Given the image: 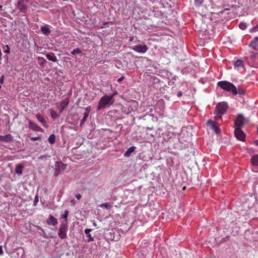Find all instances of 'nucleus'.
Masks as SVG:
<instances>
[{"instance_id": "obj_1", "label": "nucleus", "mask_w": 258, "mask_h": 258, "mask_svg": "<svg viewBox=\"0 0 258 258\" xmlns=\"http://www.w3.org/2000/svg\"><path fill=\"white\" fill-rule=\"evenodd\" d=\"M114 101V99L112 98L111 96L107 95H104L99 101L97 110L99 111L105 109L107 106L113 105Z\"/></svg>"}, {"instance_id": "obj_2", "label": "nucleus", "mask_w": 258, "mask_h": 258, "mask_svg": "<svg viewBox=\"0 0 258 258\" xmlns=\"http://www.w3.org/2000/svg\"><path fill=\"white\" fill-rule=\"evenodd\" d=\"M217 86L224 91L231 92L233 95H235V93H236V86L228 81H219L217 83Z\"/></svg>"}, {"instance_id": "obj_3", "label": "nucleus", "mask_w": 258, "mask_h": 258, "mask_svg": "<svg viewBox=\"0 0 258 258\" xmlns=\"http://www.w3.org/2000/svg\"><path fill=\"white\" fill-rule=\"evenodd\" d=\"M30 4L29 0H17L15 5L20 12L26 14L28 10Z\"/></svg>"}, {"instance_id": "obj_4", "label": "nucleus", "mask_w": 258, "mask_h": 258, "mask_svg": "<svg viewBox=\"0 0 258 258\" xmlns=\"http://www.w3.org/2000/svg\"><path fill=\"white\" fill-rule=\"evenodd\" d=\"M228 107L227 103L225 102H220L216 106L215 114L222 115L226 113Z\"/></svg>"}, {"instance_id": "obj_5", "label": "nucleus", "mask_w": 258, "mask_h": 258, "mask_svg": "<svg viewBox=\"0 0 258 258\" xmlns=\"http://www.w3.org/2000/svg\"><path fill=\"white\" fill-rule=\"evenodd\" d=\"M67 165L64 164L61 161H57L55 162V171L54 175L57 176L59 174H62L67 167Z\"/></svg>"}, {"instance_id": "obj_6", "label": "nucleus", "mask_w": 258, "mask_h": 258, "mask_svg": "<svg viewBox=\"0 0 258 258\" xmlns=\"http://www.w3.org/2000/svg\"><path fill=\"white\" fill-rule=\"evenodd\" d=\"M68 229V225L66 223H61L58 235L62 239H66L67 237V233Z\"/></svg>"}, {"instance_id": "obj_7", "label": "nucleus", "mask_w": 258, "mask_h": 258, "mask_svg": "<svg viewBox=\"0 0 258 258\" xmlns=\"http://www.w3.org/2000/svg\"><path fill=\"white\" fill-rule=\"evenodd\" d=\"M132 49L138 53H145L148 50V47L146 44H138L132 47Z\"/></svg>"}, {"instance_id": "obj_8", "label": "nucleus", "mask_w": 258, "mask_h": 258, "mask_svg": "<svg viewBox=\"0 0 258 258\" xmlns=\"http://www.w3.org/2000/svg\"><path fill=\"white\" fill-rule=\"evenodd\" d=\"M234 134L236 138L241 141H245V135L244 132L240 127H236L234 131Z\"/></svg>"}, {"instance_id": "obj_9", "label": "nucleus", "mask_w": 258, "mask_h": 258, "mask_svg": "<svg viewBox=\"0 0 258 258\" xmlns=\"http://www.w3.org/2000/svg\"><path fill=\"white\" fill-rule=\"evenodd\" d=\"M207 125L210 126L211 128L215 132L216 134H219L220 133V129L218 126L217 123L213 121L212 120H209L207 123Z\"/></svg>"}, {"instance_id": "obj_10", "label": "nucleus", "mask_w": 258, "mask_h": 258, "mask_svg": "<svg viewBox=\"0 0 258 258\" xmlns=\"http://www.w3.org/2000/svg\"><path fill=\"white\" fill-rule=\"evenodd\" d=\"M245 121V118L242 114H239L234 122V125L236 127H241L242 125L243 124L244 122Z\"/></svg>"}, {"instance_id": "obj_11", "label": "nucleus", "mask_w": 258, "mask_h": 258, "mask_svg": "<svg viewBox=\"0 0 258 258\" xmlns=\"http://www.w3.org/2000/svg\"><path fill=\"white\" fill-rule=\"evenodd\" d=\"M28 122H29V127L31 130H33L34 131H36V132H43L42 128L41 127H40L39 126H38L37 125V124L35 122L32 121L31 120H29L28 121Z\"/></svg>"}, {"instance_id": "obj_12", "label": "nucleus", "mask_w": 258, "mask_h": 258, "mask_svg": "<svg viewBox=\"0 0 258 258\" xmlns=\"http://www.w3.org/2000/svg\"><path fill=\"white\" fill-rule=\"evenodd\" d=\"M13 137L11 134H7L5 136L0 135V141L9 143L13 141Z\"/></svg>"}, {"instance_id": "obj_13", "label": "nucleus", "mask_w": 258, "mask_h": 258, "mask_svg": "<svg viewBox=\"0 0 258 258\" xmlns=\"http://www.w3.org/2000/svg\"><path fill=\"white\" fill-rule=\"evenodd\" d=\"M46 223L48 225L55 226L57 224L58 222L56 218H54L52 215H49L48 218L46 220Z\"/></svg>"}, {"instance_id": "obj_14", "label": "nucleus", "mask_w": 258, "mask_h": 258, "mask_svg": "<svg viewBox=\"0 0 258 258\" xmlns=\"http://www.w3.org/2000/svg\"><path fill=\"white\" fill-rule=\"evenodd\" d=\"M69 103V99L68 98H65L61 101L58 107L60 112L63 111V110L68 105Z\"/></svg>"}, {"instance_id": "obj_15", "label": "nucleus", "mask_w": 258, "mask_h": 258, "mask_svg": "<svg viewBox=\"0 0 258 258\" xmlns=\"http://www.w3.org/2000/svg\"><path fill=\"white\" fill-rule=\"evenodd\" d=\"M248 46L254 50L256 49L257 47L258 46V36L254 37L251 40L248 44Z\"/></svg>"}, {"instance_id": "obj_16", "label": "nucleus", "mask_w": 258, "mask_h": 258, "mask_svg": "<svg viewBox=\"0 0 258 258\" xmlns=\"http://www.w3.org/2000/svg\"><path fill=\"white\" fill-rule=\"evenodd\" d=\"M36 117L37 119L40 122L42 123V124L44 127H45L46 128L47 127V125L46 122L45 121V118H44V117L42 115H41L40 114H37L36 115Z\"/></svg>"}, {"instance_id": "obj_17", "label": "nucleus", "mask_w": 258, "mask_h": 258, "mask_svg": "<svg viewBox=\"0 0 258 258\" xmlns=\"http://www.w3.org/2000/svg\"><path fill=\"white\" fill-rule=\"evenodd\" d=\"M41 31L46 36L50 34L51 31L47 25L43 26L41 27Z\"/></svg>"}, {"instance_id": "obj_18", "label": "nucleus", "mask_w": 258, "mask_h": 258, "mask_svg": "<svg viewBox=\"0 0 258 258\" xmlns=\"http://www.w3.org/2000/svg\"><path fill=\"white\" fill-rule=\"evenodd\" d=\"M244 65V62L241 59H238L234 62V66L235 67L237 68L238 70H240L241 68H243Z\"/></svg>"}, {"instance_id": "obj_19", "label": "nucleus", "mask_w": 258, "mask_h": 258, "mask_svg": "<svg viewBox=\"0 0 258 258\" xmlns=\"http://www.w3.org/2000/svg\"><path fill=\"white\" fill-rule=\"evenodd\" d=\"M92 231L91 229H86L84 230V232L87 235V236L88 237V239L87 240L88 242H92L94 241L93 237L91 236V234H90V232Z\"/></svg>"}, {"instance_id": "obj_20", "label": "nucleus", "mask_w": 258, "mask_h": 258, "mask_svg": "<svg viewBox=\"0 0 258 258\" xmlns=\"http://www.w3.org/2000/svg\"><path fill=\"white\" fill-rule=\"evenodd\" d=\"M136 147L134 146L131 147L126 151L124 153V156L125 157H130L131 154L135 151Z\"/></svg>"}, {"instance_id": "obj_21", "label": "nucleus", "mask_w": 258, "mask_h": 258, "mask_svg": "<svg viewBox=\"0 0 258 258\" xmlns=\"http://www.w3.org/2000/svg\"><path fill=\"white\" fill-rule=\"evenodd\" d=\"M24 168V166L22 164H19L16 165L15 168V172L18 175H21L22 174V169Z\"/></svg>"}, {"instance_id": "obj_22", "label": "nucleus", "mask_w": 258, "mask_h": 258, "mask_svg": "<svg viewBox=\"0 0 258 258\" xmlns=\"http://www.w3.org/2000/svg\"><path fill=\"white\" fill-rule=\"evenodd\" d=\"M69 213V212L68 210H65L64 212V214H61L60 215V218L64 219V221L61 222V223H66L68 224V218Z\"/></svg>"}, {"instance_id": "obj_23", "label": "nucleus", "mask_w": 258, "mask_h": 258, "mask_svg": "<svg viewBox=\"0 0 258 258\" xmlns=\"http://www.w3.org/2000/svg\"><path fill=\"white\" fill-rule=\"evenodd\" d=\"M236 93L235 95L237 94L243 95L245 94V91L241 86H238L237 88L236 87Z\"/></svg>"}, {"instance_id": "obj_24", "label": "nucleus", "mask_w": 258, "mask_h": 258, "mask_svg": "<svg viewBox=\"0 0 258 258\" xmlns=\"http://www.w3.org/2000/svg\"><path fill=\"white\" fill-rule=\"evenodd\" d=\"M46 57L47 59L53 62H56L57 61V58L53 53L52 54H46Z\"/></svg>"}, {"instance_id": "obj_25", "label": "nucleus", "mask_w": 258, "mask_h": 258, "mask_svg": "<svg viewBox=\"0 0 258 258\" xmlns=\"http://www.w3.org/2000/svg\"><path fill=\"white\" fill-rule=\"evenodd\" d=\"M251 162L254 166H258V155H254L251 159Z\"/></svg>"}, {"instance_id": "obj_26", "label": "nucleus", "mask_w": 258, "mask_h": 258, "mask_svg": "<svg viewBox=\"0 0 258 258\" xmlns=\"http://www.w3.org/2000/svg\"><path fill=\"white\" fill-rule=\"evenodd\" d=\"M55 140V136L54 134L51 135L48 139V141L49 143L51 144H53L54 143Z\"/></svg>"}, {"instance_id": "obj_27", "label": "nucleus", "mask_w": 258, "mask_h": 258, "mask_svg": "<svg viewBox=\"0 0 258 258\" xmlns=\"http://www.w3.org/2000/svg\"><path fill=\"white\" fill-rule=\"evenodd\" d=\"M257 53L253 51H250L249 52V57L252 60H254L256 57Z\"/></svg>"}, {"instance_id": "obj_28", "label": "nucleus", "mask_w": 258, "mask_h": 258, "mask_svg": "<svg viewBox=\"0 0 258 258\" xmlns=\"http://www.w3.org/2000/svg\"><path fill=\"white\" fill-rule=\"evenodd\" d=\"M239 27L240 29L244 30L247 27V25L246 23L242 22L239 24Z\"/></svg>"}, {"instance_id": "obj_29", "label": "nucleus", "mask_w": 258, "mask_h": 258, "mask_svg": "<svg viewBox=\"0 0 258 258\" xmlns=\"http://www.w3.org/2000/svg\"><path fill=\"white\" fill-rule=\"evenodd\" d=\"M100 207L102 208H105L107 209H109L112 207V206L111 204L109 203H103L100 205Z\"/></svg>"}, {"instance_id": "obj_30", "label": "nucleus", "mask_w": 258, "mask_h": 258, "mask_svg": "<svg viewBox=\"0 0 258 258\" xmlns=\"http://www.w3.org/2000/svg\"><path fill=\"white\" fill-rule=\"evenodd\" d=\"M50 114H51V117L53 119H55L58 116V115L57 114V113L54 110H53L52 109H51L50 110Z\"/></svg>"}, {"instance_id": "obj_31", "label": "nucleus", "mask_w": 258, "mask_h": 258, "mask_svg": "<svg viewBox=\"0 0 258 258\" xmlns=\"http://www.w3.org/2000/svg\"><path fill=\"white\" fill-rule=\"evenodd\" d=\"M88 116H89V115H87V113H84L83 117L81 119V122H80V126H82L83 125V124L85 122V121H86V119H87V117H88Z\"/></svg>"}, {"instance_id": "obj_32", "label": "nucleus", "mask_w": 258, "mask_h": 258, "mask_svg": "<svg viewBox=\"0 0 258 258\" xmlns=\"http://www.w3.org/2000/svg\"><path fill=\"white\" fill-rule=\"evenodd\" d=\"M81 52V50L80 48H77L73 50V51H71V54L74 55L77 54H80Z\"/></svg>"}, {"instance_id": "obj_33", "label": "nucleus", "mask_w": 258, "mask_h": 258, "mask_svg": "<svg viewBox=\"0 0 258 258\" xmlns=\"http://www.w3.org/2000/svg\"><path fill=\"white\" fill-rule=\"evenodd\" d=\"M38 59L39 60H41L39 62V64L41 66L43 67L44 64L46 62V60L44 58L41 57H39Z\"/></svg>"}, {"instance_id": "obj_34", "label": "nucleus", "mask_w": 258, "mask_h": 258, "mask_svg": "<svg viewBox=\"0 0 258 258\" xmlns=\"http://www.w3.org/2000/svg\"><path fill=\"white\" fill-rule=\"evenodd\" d=\"M49 157H50V156L46 155H41L38 158V160H46Z\"/></svg>"}, {"instance_id": "obj_35", "label": "nucleus", "mask_w": 258, "mask_h": 258, "mask_svg": "<svg viewBox=\"0 0 258 258\" xmlns=\"http://www.w3.org/2000/svg\"><path fill=\"white\" fill-rule=\"evenodd\" d=\"M203 1L204 0H195V5L197 7H200L203 3Z\"/></svg>"}, {"instance_id": "obj_36", "label": "nucleus", "mask_w": 258, "mask_h": 258, "mask_svg": "<svg viewBox=\"0 0 258 258\" xmlns=\"http://www.w3.org/2000/svg\"><path fill=\"white\" fill-rule=\"evenodd\" d=\"M258 31V24L256 25V26L252 27L249 30V32L250 33H253L257 32Z\"/></svg>"}, {"instance_id": "obj_37", "label": "nucleus", "mask_w": 258, "mask_h": 258, "mask_svg": "<svg viewBox=\"0 0 258 258\" xmlns=\"http://www.w3.org/2000/svg\"><path fill=\"white\" fill-rule=\"evenodd\" d=\"M4 52L7 54H9L10 53V47L8 45H6L4 48Z\"/></svg>"}, {"instance_id": "obj_38", "label": "nucleus", "mask_w": 258, "mask_h": 258, "mask_svg": "<svg viewBox=\"0 0 258 258\" xmlns=\"http://www.w3.org/2000/svg\"><path fill=\"white\" fill-rule=\"evenodd\" d=\"M41 139L40 136L36 137H31L30 140L32 141H38Z\"/></svg>"}, {"instance_id": "obj_39", "label": "nucleus", "mask_w": 258, "mask_h": 258, "mask_svg": "<svg viewBox=\"0 0 258 258\" xmlns=\"http://www.w3.org/2000/svg\"><path fill=\"white\" fill-rule=\"evenodd\" d=\"M90 110L91 106H89L87 107L86 108H85V112H84V113H87V115H89Z\"/></svg>"}, {"instance_id": "obj_40", "label": "nucleus", "mask_w": 258, "mask_h": 258, "mask_svg": "<svg viewBox=\"0 0 258 258\" xmlns=\"http://www.w3.org/2000/svg\"><path fill=\"white\" fill-rule=\"evenodd\" d=\"M4 75H2L1 78H0V84H2L4 82Z\"/></svg>"}, {"instance_id": "obj_41", "label": "nucleus", "mask_w": 258, "mask_h": 258, "mask_svg": "<svg viewBox=\"0 0 258 258\" xmlns=\"http://www.w3.org/2000/svg\"><path fill=\"white\" fill-rule=\"evenodd\" d=\"M75 196H76V198L78 200H80V199H81V197H82L81 195L80 194H77L75 195Z\"/></svg>"}, {"instance_id": "obj_42", "label": "nucleus", "mask_w": 258, "mask_h": 258, "mask_svg": "<svg viewBox=\"0 0 258 258\" xmlns=\"http://www.w3.org/2000/svg\"><path fill=\"white\" fill-rule=\"evenodd\" d=\"M117 94V91H115L114 92H113L112 94H110L109 96H111L112 97V98H114V96H115Z\"/></svg>"}, {"instance_id": "obj_43", "label": "nucleus", "mask_w": 258, "mask_h": 258, "mask_svg": "<svg viewBox=\"0 0 258 258\" xmlns=\"http://www.w3.org/2000/svg\"><path fill=\"white\" fill-rule=\"evenodd\" d=\"M124 77L123 76H122L120 78H119V79H118L117 80V82L118 83H120L121 82L123 79H124Z\"/></svg>"}, {"instance_id": "obj_44", "label": "nucleus", "mask_w": 258, "mask_h": 258, "mask_svg": "<svg viewBox=\"0 0 258 258\" xmlns=\"http://www.w3.org/2000/svg\"><path fill=\"white\" fill-rule=\"evenodd\" d=\"M38 202V197L36 196L34 200V204L36 205V203Z\"/></svg>"}, {"instance_id": "obj_45", "label": "nucleus", "mask_w": 258, "mask_h": 258, "mask_svg": "<svg viewBox=\"0 0 258 258\" xmlns=\"http://www.w3.org/2000/svg\"><path fill=\"white\" fill-rule=\"evenodd\" d=\"M4 253V251L3 250V247L2 245H0V255H2Z\"/></svg>"}, {"instance_id": "obj_46", "label": "nucleus", "mask_w": 258, "mask_h": 258, "mask_svg": "<svg viewBox=\"0 0 258 258\" xmlns=\"http://www.w3.org/2000/svg\"><path fill=\"white\" fill-rule=\"evenodd\" d=\"M182 95V93L181 91H179L177 93V96L178 97H181Z\"/></svg>"}, {"instance_id": "obj_47", "label": "nucleus", "mask_w": 258, "mask_h": 258, "mask_svg": "<svg viewBox=\"0 0 258 258\" xmlns=\"http://www.w3.org/2000/svg\"><path fill=\"white\" fill-rule=\"evenodd\" d=\"M221 117H221V115H219V114H217V115L215 116V119H216V120H218V119H220V118H221Z\"/></svg>"}, {"instance_id": "obj_48", "label": "nucleus", "mask_w": 258, "mask_h": 258, "mask_svg": "<svg viewBox=\"0 0 258 258\" xmlns=\"http://www.w3.org/2000/svg\"><path fill=\"white\" fill-rule=\"evenodd\" d=\"M62 196V191L61 190H59V194L58 195V197H59V198H60Z\"/></svg>"}, {"instance_id": "obj_49", "label": "nucleus", "mask_w": 258, "mask_h": 258, "mask_svg": "<svg viewBox=\"0 0 258 258\" xmlns=\"http://www.w3.org/2000/svg\"><path fill=\"white\" fill-rule=\"evenodd\" d=\"M133 40H134L133 37H131L129 39V41H133Z\"/></svg>"}, {"instance_id": "obj_50", "label": "nucleus", "mask_w": 258, "mask_h": 258, "mask_svg": "<svg viewBox=\"0 0 258 258\" xmlns=\"http://www.w3.org/2000/svg\"><path fill=\"white\" fill-rule=\"evenodd\" d=\"M71 203L73 205L75 204V201L74 200H71Z\"/></svg>"}, {"instance_id": "obj_51", "label": "nucleus", "mask_w": 258, "mask_h": 258, "mask_svg": "<svg viewBox=\"0 0 258 258\" xmlns=\"http://www.w3.org/2000/svg\"><path fill=\"white\" fill-rule=\"evenodd\" d=\"M3 8V6L2 5H0V9L2 10Z\"/></svg>"}, {"instance_id": "obj_52", "label": "nucleus", "mask_w": 258, "mask_h": 258, "mask_svg": "<svg viewBox=\"0 0 258 258\" xmlns=\"http://www.w3.org/2000/svg\"><path fill=\"white\" fill-rule=\"evenodd\" d=\"M93 225H94V226H96V223H93Z\"/></svg>"}, {"instance_id": "obj_53", "label": "nucleus", "mask_w": 258, "mask_h": 258, "mask_svg": "<svg viewBox=\"0 0 258 258\" xmlns=\"http://www.w3.org/2000/svg\"><path fill=\"white\" fill-rule=\"evenodd\" d=\"M2 86H1V85L0 84V89L1 88Z\"/></svg>"}]
</instances>
